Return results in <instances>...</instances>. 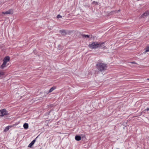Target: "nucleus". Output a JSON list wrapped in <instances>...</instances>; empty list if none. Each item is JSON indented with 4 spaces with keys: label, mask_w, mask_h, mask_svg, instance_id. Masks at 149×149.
<instances>
[{
    "label": "nucleus",
    "mask_w": 149,
    "mask_h": 149,
    "mask_svg": "<svg viewBox=\"0 0 149 149\" xmlns=\"http://www.w3.org/2000/svg\"><path fill=\"white\" fill-rule=\"evenodd\" d=\"M104 42H93L89 45V47L91 49H95L100 47H102L103 49H106V47L104 46Z\"/></svg>",
    "instance_id": "1"
},
{
    "label": "nucleus",
    "mask_w": 149,
    "mask_h": 149,
    "mask_svg": "<svg viewBox=\"0 0 149 149\" xmlns=\"http://www.w3.org/2000/svg\"><path fill=\"white\" fill-rule=\"evenodd\" d=\"M107 67V64L102 62H99L96 64V68L99 70L102 71L106 70Z\"/></svg>",
    "instance_id": "2"
},
{
    "label": "nucleus",
    "mask_w": 149,
    "mask_h": 149,
    "mask_svg": "<svg viewBox=\"0 0 149 149\" xmlns=\"http://www.w3.org/2000/svg\"><path fill=\"white\" fill-rule=\"evenodd\" d=\"M8 115V111L5 109L0 110V116H3Z\"/></svg>",
    "instance_id": "3"
},
{
    "label": "nucleus",
    "mask_w": 149,
    "mask_h": 149,
    "mask_svg": "<svg viewBox=\"0 0 149 149\" xmlns=\"http://www.w3.org/2000/svg\"><path fill=\"white\" fill-rule=\"evenodd\" d=\"M69 31H66L65 30H62L60 31V33L62 35L65 36L66 34L69 33Z\"/></svg>",
    "instance_id": "4"
},
{
    "label": "nucleus",
    "mask_w": 149,
    "mask_h": 149,
    "mask_svg": "<svg viewBox=\"0 0 149 149\" xmlns=\"http://www.w3.org/2000/svg\"><path fill=\"white\" fill-rule=\"evenodd\" d=\"M13 10L12 9H10L6 12H3L2 13L4 14H12Z\"/></svg>",
    "instance_id": "5"
},
{
    "label": "nucleus",
    "mask_w": 149,
    "mask_h": 149,
    "mask_svg": "<svg viewBox=\"0 0 149 149\" xmlns=\"http://www.w3.org/2000/svg\"><path fill=\"white\" fill-rule=\"evenodd\" d=\"M39 136H38L35 139L33 140L29 144V147H31V146L34 144L35 141H36V139H37Z\"/></svg>",
    "instance_id": "6"
},
{
    "label": "nucleus",
    "mask_w": 149,
    "mask_h": 149,
    "mask_svg": "<svg viewBox=\"0 0 149 149\" xmlns=\"http://www.w3.org/2000/svg\"><path fill=\"white\" fill-rule=\"evenodd\" d=\"M149 15V11H147L145 12L143 14H142L141 16V17L142 18H144L146 16H147Z\"/></svg>",
    "instance_id": "7"
},
{
    "label": "nucleus",
    "mask_w": 149,
    "mask_h": 149,
    "mask_svg": "<svg viewBox=\"0 0 149 149\" xmlns=\"http://www.w3.org/2000/svg\"><path fill=\"white\" fill-rule=\"evenodd\" d=\"M10 59V58L9 56H7L5 57L3 59V62L6 63L8 62Z\"/></svg>",
    "instance_id": "8"
},
{
    "label": "nucleus",
    "mask_w": 149,
    "mask_h": 149,
    "mask_svg": "<svg viewBox=\"0 0 149 149\" xmlns=\"http://www.w3.org/2000/svg\"><path fill=\"white\" fill-rule=\"evenodd\" d=\"M75 139L78 141H80L81 139V137L79 136L76 135L75 136Z\"/></svg>",
    "instance_id": "9"
},
{
    "label": "nucleus",
    "mask_w": 149,
    "mask_h": 149,
    "mask_svg": "<svg viewBox=\"0 0 149 149\" xmlns=\"http://www.w3.org/2000/svg\"><path fill=\"white\" fill-rule=\"evenodd\" d=\"M23 127L24 129H27L29 127V125L28 123H24L23 125Z\"/></svg>",
    "instance_id": "10"
},
{
    "label": "nucleus",
    "mask_w": 149,
    "mask_h": 149,
    "mask_svg": "<svg viewBox=\"0 0 149 149\" xmlns=\"http://www.w3.org/2000/svg\"><path fill=\"white\" fill-rule=\"evenodd\" d=\"M6 63L5 62H3V64L1 66V68L3 69L4 67H6Z\"/></svg>",
    "instance_id": "11"
},
{
    "label": "nucleus",
    "mask_w": 149,
    "mask_h": 149,
    "mask_svg": "<svg viewBox=\"0 0 149 149\" xmlns=\"http://www.w3.org/2000/svg\"><path fill=\"white\" fill-rule=\"evenodd\" d=\"M9 128H10L9 126H8L6 127L5 128V129L4 130V132H6L7 131H8V130L9 129Z\"/></svg>",
    "instance_id": "12"
},
{
    "label": "nucleus",
    "mask_w": 149,
    "mask_h": 149,
    "mask_svg": "<svg viewBox=\"0 0 149 149\" xmlns=\"http://www.w3.org/2000/svg\"><path fill=\"white\" fill-rule=\"evenodd\" d=\"M148 52H149V46L146 47V50L145 51L144 53H145Z\"/></svg>",
    "instance_id": "13"
},
{
    "label": "nucleus",
    "mask_w": 149,
    "mask_h": 149,
    "mask_svg": "<svg viewBox=\"0 0 149 149\" xmlns=\"http://www.w3.org/2000/svg\"><path fill=\"white\" fill-rule=\"evenodd\" d=\"M55 89L54 87L51 88L49 90V92H51L52 91Z\"/></svg>",
    "instance_id": "14"
},
{
    "label": "nucleus",
    "mask_w": 149,
    "mask_h": 149,
    "mask_svg": "<svg viewBox=\"0 0 149 149\" xmlns=\"http://www.w3.org/2000/svg\"><path fill=\"white\" fill-rule=\"evenodd\" d=\"M83 36L85 38H89L90 37V36L88 35H83Z\"/></svg>",
    "instance_id": "15"
},
{
    "label": "nucleus",
    "mask_w": 149,
    "mask_h": 149,
    "mask_svg": "<svg viewBox=\"0 0 149 149\" xmlns=\"http://www.w3.org/2000/svg\"><path fill=\"white\" fill-rule=\"evenodd\" d=\"M92 3L93 4H95V5H97V4H98V3H97V2H95V1H93V2Z\"/></svg>",
    "instance_id": "16"
},
{
    "label": "nucleus",
    "mask_w": 149,
    "mask_h": 149,
    "mask_svg": "<svg viewBox=\"0 0 149 149\" xmlns=\"http://www.w3.org/2000/svg\"><path fill=\"white\" fill-rule=\"evenodd\" d=\"M62 17L61 15H58L57 16V17L58 18H61Z\"/></svg>",
    "instance_id": "17"
},
{
    "label": "nucleus",
    "mask_w": 149,
    "mask_h": 149,
    "mask_svg": "<svg viewBox=\"0 0 149 149\" xmlns=\"http://www.w3.org/2000/svg\"><path fill=\"white\" fill-rule=\"evenodd\" d=\"M4 74L2 72H0V77Z\"/></svg>",
    "instance_id": "18"
},
{
    "label": "nucleus",
    "mask_w": 149,
    "mask_h": 149,
    "mask_svg": "<svg viewBox=\"0 0 149 149\" xmlns=\"http://www.w3.org/2000/svg\"><path fill=\"white\" fill-rule=\"evenodd\" d=\"M147 111H149V108H147Z\"/></svg>",
    "instance_id": "19"
},
{
    "label": "nucleus",
    "mask_w": 149,
    "mask_h": 149,
    "mask_svg": "<svg viewBox=\"0 0 149 149\" xmlns=\"http://www.w3.org/2000/svg\"><path fill=\"white\" fill-rule=\"evenodd\" d=\"M131 63H135V62H131Z\"/></svg>",
    "instance_id": "20"
},
{
    "label": "nucleus",
    "mask_w": 149,
    "mask_h": 149,
    "mask_svg": "<svg viewBox=\"0 0 149 149\" xmlns=\"http://www.w3.org/2000/svg\"><path fill=\"white\" fill-rule=\"evenodd\" d=\"M147 79V80H149V78H148V79Z\"/></svg>",
    "instance_id": "21"
}]
</instances>
